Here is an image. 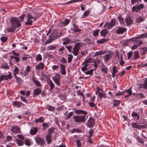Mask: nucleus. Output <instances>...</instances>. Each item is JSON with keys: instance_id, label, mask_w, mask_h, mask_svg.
I'll return each mask as SVG.
<instances>
[{"instance_id": "39448f33", "label": "nucleus", "mask_w": 147, "mask_h": 147, "mask_svg": "<svg viewBox=\"0 0 147 147\" xmlns=\"http://www.w3.org/2000/svg\"><path fill=\"white\" fill-rule=\"evenodd\" d=\"M49 37V39L46 42V44H48L51 42L53 41L56 39L58 37L57 31H55L54 33L52 32Z\"/></svg>"}, {"instance_id": "72a5a7b5", "label": "nucleus", "mask_w": 147, "mask_h": 147, "mask_svg": "<svg viewBox=\"0 0 147 147\" xmlns=\"http://www.w3.org/2000/svg\"><path fill=\"white\" fill-rule=\"evenodd\" d=\"M106 53V52L103 51H97L95 52L94 55V56L96 57L98 55H102Z\"/></svg>"}, {"instance_id": "09e8293b", "label": "nucleus", "mask_w": 147, "mask_h": 147, "mask_svg": "<svg viewBox=\"0 0 147 147\" xmlns=\"http://www.w3.org/2000/svg\"><path fill=\"white\" fill-rule=\"evenodd\" d=\"M144 20V18L142 17L139 16L136 18V21L137 22L139 23L143 21Z\"/></svg>"}, {"instance_id": "bf43d9fd", "label": "nucleus", "mask_w": 147, "mask_h": 147, "mask_svg": "<svg viewBox=\"0 0 147 147\" xmlns=\"http://www.w3.org/2000/svg\"><path fill=\"white\" fill-rule=\"evenodd\" d=\"M143 87L145 89H147V79H146L144 81V83L143 85Z\"/></svg>"}, {"instance_id": "338daca9", "label": "nucleus", "mask_w": 147, "mask_h": 147, "mask_svg": "<svg viewBox=\"0 0 147 147\" xmlns=\"http://www.w3.org/2000/svg\"><path fill=\"white\" fill-rule=\"evenodd\" d=\"M61 61L63 63H67L66 60L63 57H62V58L61 60Z\"/></svg>"}, {"instance_id": "864d4df0", "label": "nucleus", "mask_w": 147, "mask_h": 147, "mask_svg": "<svg viewBox=\"0 0 147 147\" xmlns=\"http://www.w3.org/2000/svg\"><path fill=\"white\" fill-rule=\"evenodd\" d=\"M81 131L79 129L74 128L71 130V133L72 134L76 132L77 133H79Z\"/></svg>"}, {"instance_id": "2f4dec72", "label": "nucleus", "mask_w": 147, "mask_h": 147, "mask_svg": "<svg viewBox=\"0 0 147 147\" xmlns=\"http://www.w3.org/2000/svg\"><path fill=\"white\" fill-rule=\"evenodd\" d=\"M45 120L44 118L42 117H41L40 118L36 119L35 120V122L37 123L38 122L42 123Z\"/></svg>"}, {"instance_id": "6e6552de", "label": "nucleus", "mask_w": 147, "mask_h": 147, "mask_svg": "<svg viewBox=\"0 0 147 147\" xmlns=\"http://www.w3.org/2000/svg\"><path fill=\"white\" fill-rule=\"evenodd\" d=\"M52 79L56 84L58 86H60L61 84L60 76L58 73H55V76L52 77Z\"/></svg>"}, {"instance_id": "0eeeda50", "label": "nucleus", "mask_w": 147, "mask_h": 147, "mask_svg": "<svg viewBox=\"0 0 147 147\" xmlns=\"http://www.w3.org/2000/svg\"><path fill=\"white\" fill-rule=\"evenodd\" d=\"M34 138L37 144L41 146H43L45 145V142L43 138L37 135L34 137Z\"/></svg>"}, {"instance_id": "4be33fe9", "label": "nucleus", "mask_w": 147, "mask_h": 147, "mask_svg": "<svg viewBox=\"0 0 147 147\" xmlns=\"http://www.w3.org/2000/svg\"><path fill=\"white\" fill-rule=\"evenodd\" d=\"M124 94L125 93H127V94L125 96V98H127L128 97L131 95L132 94V91L130 88H129L127 90H125L123 91Z\"/></svg>"}, {"instance_id": "e433bc0d", "label": "nucleus", "mask_w": 147, "mask_h": 147, "mask_svg": "<svg viewBox=\"0 0 147 147\" xmlns=\"http://www.w3.org/2000/svg\"><path fill=\"white\" fill-rule=\"evenodd\" d=\"M140 114L139 113H136L135 112H133L131 114V116L133 117H136V119L138 120H139V115Z\"/></svg>"}, {"instance_id": "8fccbe9b", "label": "nucleus", "mask_w": 147, "mask_h": 147, "mask_svg": "<svg viewBox=\"0 0 147 147\" xmlns=\"http://www.w3.org/2000/svg\"><path fill=\"white\" fill-rule=\"evenodd\" d=\"M74 112H71L69 113L67 115H66L65 118L67 120L69 119L72 115H73Z\"/></svg>"}, {"instance_id": "49530a36", "label": "nucleus", "mask_w": 147, "mask_h": 147, "mask_svg": "<svg viewBox=\"0 0 147 147\" xmlns=\"http://www.w3.org/2000/svg\"><path fill=\"white\" fill-rule=\"evenodd\" d=\"M18 68L16 66H15V69L13 71V74L14 76H16L17 75L18 72Z\"/></svg>"}, {"instance_id": "603ef678", "label": "nucleus", "mask_w": 147, "mask_h": 147, "mask_svg": "<svg viewBox=\"0 0 147 147\" xmlns=\"http://www.w3.org/2000/svg\"><path fill=\"white\" fill-rule=\"evenodd\" d=\"M89 14L90 12L89 10L86 11L84 12L81 18H84L85 17L87 16Z\"/></svg>"}, {"instance_id": "ea45409f", "label": "nucleus", "mask_w": 147, "mask_h": 147, "mask_svg": "<svg viewBox=\"0 0 147 147\" xmlns=\"http://www.w3.org/2000/svg\"><path fill=\"white\" fill-rule=\"evenodd\" d=\"M16 142L19 146H22L24 144V142L20 140L16 139Z\"/></svg>"}, {"instance_id": "f3484780", "label": "nucleus", "mask_w": 147, "mask_h": 147, "mask_svg": "<svg viewBox=\"0 0 147 147\" xmlns=\"http://www.w3.org/2000/svg\"><path fill=\"white\" fill-rule=\"evenodd\" d=\"M44 64L42 62L39 63L38 65H36L35 66V69L37 70L42 69L44 68Z\"/></svg>"}, {"instance_id": "a878e982", "label": "nucleus", "mask_w": 147, "mask_h": 147, "mask_svg": "<svg viewBox=\"0 0 147 147\" xmlns=\"http://www.w3.org/2000/svg\"><path fill=\"white\" fill-rule=\"evenodd\" d=\"M52 135L48 134L46 136V141L47 142V144H49L51 142Z\"/></svg>"}, {"instance_id": "c756f323", "label": "nucleus", "mask_w": 147, "mask_h": 147, "mask_svg": "<svg viewBox=\"0 0 147 147\" xmlns=\"http://www.w3.org/2000/svg\"><path fill=\"white\" fill-rule=\"evenodd\" d=\"M63 45H66L70 43L71 42V40L67 38H65L63 39Z\"/></svg>"}, {"instance_id": "052dcab7", "label": "nucleus", "mask_w": 147, "mask_h": 147, "mask_svg": "<svg viewBox=\"0 0 147 147\" xmlns=\"http://www.w3.org/2000/svg\"><path fill=\"white\" fill-rule=\"evenodd\" d=\"M25 144L28 146H29L31 144L30 141L28 139H27L25 140Z\"/></svg>"}, {"instance_id": "bb28decb", "label": "nucleus", "mask_w": 147, "mask_h": 147, "mask_svg": "<svg viewBox=\"0 0 147 147\" xmlns=\"http://www.w3.org/2000/svg\"><path fill=\"white\" fill-rule=\"evenodd\" d=\"M92 59L91 58H89L85 59L84 61L82 63V65H84L87 64L88 63H90L92 62Z\"/></svg>"}, {"instance_id": "a18cd8bd", "label": "nucleus", "mask_w": 147, "mask_h": 147, "mask_svg": "<svg viewBox=\"0 0 147 147\" xmlns=\"http://www.w3.org/2000/svg\"><path fill=\"white\" fill-rule=\"evenodd\" d=\"M67 56V62L68 63H70L72 59L73 58V56L71 54H69Z\"/></svg>"}, {"instance_id": "412c9836", "label": "nucleus", "mask_w": 147, "mask_h": 147, "mask_svg": "<svg viewBox=\"0 0 147 147\" xmlns=\"http://www.w3.org/2000/svg\"><path fill=\"white\" fill-rule=\"evenodd\" d=\"M126 30V28L119 27L116 30L117 33L118 34H122Z\"/></svg>"}, {"instance_id": "58836bf2", "label": "nucleus", "mask_w": 147, "mask_h": 147, "mask_svg": "<svg viewBox=\"0 0 147 147\" xmlns=\"http://www.w3.org/2000/svg\"><path fill=\"white\" fill-rule=\"evenodd\" d=\"M118 18L121 24H123L124 26H125V24L124 22V19L122 18L121 16H119Z\"/></svg>"}, {"instance_id": "6ab92c4d", "label": "nucleus", "mask_w": 147, "mask_h": 147, "mask_svg": "<svg viewBox=\"0 0 147 147\" xmlns=\"http://www.w3.org/2000/svg\"><path fill=\"white\" fill-rule=\"evenodd\" d=\"M75 113L77 114H83L86 115L88 114L87 111L82 110H76L75 111Z\"/></svg>"}, {"instance_id": "9b49d317", "label": "nucleus", "mask_w": 147, "mask_h": 147, "mask_svg": "<svg viewBox=\"0 0 147 147\" xmlns=\"http://www.w3.org/2000/svg\"><path fill=\"white\" fill-rule=\"evenodd\" d=\"M79 43H76L75 44L73 48V51L72 52L74 56H76L78 53L79 49Z\"/></svg>"}, {"instance_id": "69168bd1", "label": "nucleus", "mask_w": 147, "mask_h": 147, "mask_svg": "<svg viewBox=\"0 0 147 147\" xmlns=\"http://www.w3.org/2000/svg\"><path fill=\"white\" fill-rule=\"evenodd\" d=\"M84 66L82 67L81 69L83 71H85L86 69H87V67L88 66V65L86 64L84 65Z\"/></svg>"}, {"instance_id": "13d9d810", "label": "nucleus", "mask_w": 147, "mask_h": 147, "mask_svg": "<svg viewBox=\"0 0 147 147\" xmlns=\"http://www.w3.org/2000/svg\"><path fill=\"white\" fill-rule=\"evenodd\" d=\"M102 71L104 72L105 73H107V68L105 66H103V67L102 68Z\"/></svg>"}, {"instance_id": "37998d69", "label": "nucleus", "mask_w": 147, "mask_h": 147, "mask_svg": "<svg viewBox=\"0 0 147 147\" xmlns=\"http://www.w3.org/2000/svg\"><path fill=\"white\" fill-rule=\"evenodd\" d=\"M21 102L17 101H14L13 103V104L17 107H20L21 106Z\"/></svg>"}, {"instance_id": "4468645a", "label": "nucleus", "mask_w": 147, "mask_h": 147, "mask_svg": "<svg viewBox=\"0 0 147 147\" xmlns=\"http://www.w3.org/2000/svg\"><path fill=\"white\" fill-rule=\"evenodd\" d=\"M95 123V120L92 117H90L88 120L87 123V125L90 127H92Z\"/></svg>"}, {"instance_id": "3c124183", "label": "nucleus", "mask_w": 147, "mask_h": 147, "mask_svg": "<svg viewBox=\"0 0 147 147\" xmlns=\"http://www.w3.org/2000/svg\"><path fill=\"white\" fill-rule=\"evenodd\" d=\"M120 103V101L119 100H115L114 101V107H116L119 105Z\"/></svg>"}, {"instance_id": "9d476101", "label": "nucleus", "mask_w": 147, "mask_h": 147, "mask_svg": "<svg viewBox=\"0 0 147 147\" xmlns=\"http://www.w3.org/2000/svg\"><path fill=\"white\" fill-rule=\"evenodd\" d=\"M12 78V76L10 72H8V74L7 75H2L0 77V82L3 80H10Z\"/></svg>"}, {"instance_id": "2eb2a0df", "label": "nucleus", "mask_w": 147, "mask_h": 147, "mask_svg": "<svg viewBox=\"0 0 147 147\" xmlns=\"http://www.w3.org/2000/svg\"><path fill=\"white\" fill-rule=\"evenodd\" d=\"M32 82L36 86L38 87H41L42 86V85L40 82L37 80L35 77L32 76Z\"/></svg>"}, {"instance_id": "423d86ee", "label": "nucleus", "mask_w": 147, "mask_h": 147, "mask_svg": "<svg viewBox=\"0 0 147 147\" xmlns=\"http://www.w3.org/2000/svg\"><path fill=\"white\" fill-rule=\"evenodd\" d=\"M144 7V5L143 4L141 3L137 5L134 6L132 8V12H140L141 10L143 9Z\"/></svg>"}, {"instance_id": "774afa93", "label": "nucleus", "mask_w": 147, "mask_h": 147, "mask_svg": "<svg viewBox=\"0 0 147 147\" xmlns=\"http://www.w3.org/2000/svg\"><path fill=\"white\" fill-rule=\"evenodd\" d=\"M140 50H143V51H144L146 53H147V47H140Z\"/></svg>"}, {"instance_id": "79ce46f5", "label": "nucleus", "mask_w": 147, "mask_h": 147, "mask_svg": "<svg viewBox=\"0 0 147 147\" xmlns=\"http://www.w3.org/2000/svg\"><path fill=\"white\" fill-rule=\"evenodd\" d=\"M138 38H147V32L145 34H141L139 36H137Z\"/></svg>"}, {"instance_id": "f704fd0d", "label": "nucleus", "mask_w": 147, "mask_h": 147, "mask_svg": "<svg viewBox=\"0 0 147 147\" xmlns=\"http://www.w3.org/2000/svg\"><path fill=\"white\" fill-rule=\"evenodd\" d=\"M30 68L31 67L30 66H27L26 68L25 69L24 73V75L25 76L27 75L28 74L30 71Z\"/></svg>"}, {"instance_id": "1a4fd4ad", "label": "nucleus", "mask_w": 147, "mask_h": 147, "mask_svg": "<svg viewBox=\"0 0 147 147\" xmlns=\"http://www.w3.org/2000/svg\"><path fill=\"white\" fill-rule=\"evenodd\" d=\"M116 22L115 19H112L110 22H107L104 25V28L107 27L109 29H111L112 27H113L116 25Z\"/></svg>"}, {"instance_id": "473e14b6", "label": "nucleus", "mask_w": 147, "mask_h": 147, "mask_svg": "<svg viewBox=\"0 0 147 147\" xmlns=\"http://www.w3.org/2000/svg\"><path fill=\"white\" fill-rule=\"evenodd\" d=\"M117 69V67L116 66H114L113 67L112 76L113 78L115 77L116 74L118 72V70Z\"/></svg>"}, {"instance_id": "b1692460", "label": "nucleus", "mask_w": 147, "mask_h": 147, "mask_svg": "<svg viewBox=\"0 0 147 147\" xmlns=\"http://www.w3.org/2000/svg\"><path fill=\"white\" fill-rule=\"evenodd\" d=\"M42 91L41 89L39 88H37L34 90L33 94L35 96H37Z\"/></svg>"}, {"instance_id": "f257e3e1", "label": "nucleus", "mask_w": 147, "mask_h": 147, "mask_svg": "<svg viewBox=\"0 0 147 147\" xmlns=\"http://www.w3.org/2000/svg\"><path fill=\"white\" fill-rule=\"evenodd\" d=\"M10 22L11 27L7 29V31L9 32H14L16 28L20 27L21 25L20 22L17 18H11Z\"/></svg>"}, {"instance_id": "c85d7f7f", "label": "nucleus", "mask_w": 147, "mask_h": 147, "mask_svg": "<svg viewBox=\"0 0 147 147\" xmlns=\"http://www.w3.org/2000/svg\"><path fill=\"white\" fill-rule=\"evenodd\" d=\"M106 94L102 90H100L98 91L99 97L101 99L103 97H105Z\"/></svg>"}, {"instance_id": "ddd939ff", "label": "nucleus", "mask_w": 147, "mask_h": 147, "mask_svg": "<svg viewBox=\"0 0 147 147\" xmlns=\"http://www.w3.org/2000/svg\"><path fill=\"white\" fill-rule=\"evenodd\" d=\"M11 131L13 133L18 134L21 133L20 129L18 126L16 125L12 126L11 129Z\"/></svg>"}, {"instance_id": "5fc2aeb1", "label": "nucleus", "mask_w": 147, "mask_h": 147, "mask_svg": "<svg viewBox=\"0 0 147 147\" xmlns=\"http://www.w3.org/2000/svg\"><path fill=\"white\" fill-rule=\"evenodd\" d=\"M93 71L94 70L91 69L90 70L85 72L84 73L86 74L91 75L92 74Z\"/></svg>"}, {"instance_id": "6e6d98bb", "label": "nucleus", "mask_w": 147, "mask_h": 147, "mask_svg": "<svg viewBox=\"0 0 147 147\" xmlns=\"http://www.w3.org/2000/svg\"><path fill=\"white\" fill-rule=\"evenodd\" d=\"M107 40L105 38H103L100 39V40H98L97 41V42L99 43H102L107 41Z\"/></svg>"}, {"instance_id": "7c9ffc66", "label": "nucleus", "mask_w": 147, "mask_h": 147, "mask_svg": "<svg viewBox=\"0 0 147 147\" xmlns=\"http://www.w3.org/2000/svg\"><path fill=\"white\" fill-rule=\"evenodd\" d=\"M134 59H137L139 58L140 56L139 52L138 51H135L134 52Z\"/></svg>"}, {"instance_id": "dca6fc26", "label": "nucleus", "mask_w": 147, "mask_h": 147, "mask_svg": "<svg viewBox=\"0 0 147 147\" xmlns=\"http://www.w3.org/2000/svg\"><path fill=\"white\" fill-rule=\"evenodd\" d=\"M69 22V20L68 19H65L63 22H60L58 23V25L60 27H64L67 25Z\"/></svg>"}, {"instance_id": "0e129e2a", "label": "nucleus", "mask_w": 147, "mask_h": 147, "mask_svg": "<svg viewBox=\"0 0 147 147\" xmlns=\"http://www.w3.org/2000/svg\"><path fill=\"white\" fill-rule=\"evenodd\" d=\"M136 43H137L136 44L139 47L142 44L143 41L141 40H138L136 42Z\"/></svg>"}, {"instance_id": "aec40b11", "label": "nucleus", "mask_w": 147, "mask_h": 147, "mask_svg": "<svg viewBox=\"0 0 147 147\" xmlns=\"http://www.w3.org/2000/svg\"><path fill=\"white\" fill-rule=\"evenodd\" d=\"M60 72L63 75H65L66 74V71L65 70V66L63 64H61L60 67Z\"/></svg>"}, {"instance_id": "4c0bfd02", "label": "nucleus", "mask_w": 147, "mask_h": 147, "mask_svg": "<svg viewBox=\"0 0 147 147\" xmlns=\"http://www.w3.org/2000/svg\"><path fill=\"white\" fill-rule=\"evenodd\" d=\"M108 31L106 29L103 30L100 32L101 34L104 37H105L108 33Z\"/></svg>"}, {"instance_id": "20e7f679", "label": "nucleus", "mask_w": 147, "mask_h": 147, "mask_svg": "<svg viewBox=\"0 0 147 147\" xmlns=\"http://www.w3.org/2000/svg\"><path fill=\"white\" fill-rule=\"evenodd\" d=\"M131 125L133 127L138 129H140L142 128H146L147 127L146 124H142L141 123H136L133 122L132 123Z\"/></svg>"}, {"instance_id": "e2e57ef3", "label": "nucleus", "mask_w": 147, "mask_h": 147, "mask_svg": "<svg viewBox=\"0 0 147 147\" xmlns=\"http://www.w3.org/2000/svg\"><path fill=\"white\" fill-rule=\"evenodd\" d=\"M7 38L5 36H3L1 38V41L3 42H5L7 40Z\"/></svg>"}, {"instance_id": "cd10ccee", "label": "nucleus", "mask_w": 147, "mask_h": 147, "mask_svg": "<svg viewBox=\"0 0 147 147\" xmlns=\"http://www.w3.org/2000/svg\"><path fill=\"white\" fill-rule=\"evenodd\" d=\"M1 68L2 69H9V67L8 64L6 63H3L1 66Z\"/></svg>"}, {"instance_id": "a19ab883", "label": "nucleus", "mask_w": 147, "mask_h": 147, "mask_svg": "<svg viewBox=\"0 0 147 147\" xmlns=\"http://www.w3.org/2000/svg\"><path fill=\"white\" fill-rule=\"evenodd\" d=\"M56 47V46L50 45L48 46L47 47V49L48 51H51L55 50Z\"/></svg>"}, {"instance_id": "c03bdc74", "label": "nucleus", "mask_w": 147, "mask_h": 147, "mask_svg": "<svg viewBox=\"0 0 147 147\" xmlns=\"http://www.w3.org/2000/svg\"><path fill=\"white\" fill-rule=\"evenodd\" d=\"M36 60L37 61H41L42 60V58L41 55L38 54L36 55Z\"/></svg>"}, {"instance_id": "de8ad7c7", "label": "nucleus", "mask_w": 147, "mask_h": 147, "mask_svg": "<svg viewBox=\"0 0 147 147\" xmlns=\"http://www.w3.org/2000/svg\"><path fill=\"white\" fill-rule=\"evenodd\" d=\"M55 130V128L53 127L50 128L48 129V134L52 135Z\"/></svg>"}, {"instance_id": "7ed1b4c3", "label": "nucleus", "mask_w": 147, "mask_h": 147, "mask_svg": "<svg viewBox=\"0 0 147 147\" xmlns=\"http://www.w3.org/2000/svg\"><path fill=\"white\" fill-rule=\"evenodd\" d=\"M26 16L27 18V21L25 23L26 25H32L33 23V21L32 19H33L34 21L36 20V17L32 16L30 13H28L27 14Z\"/></svg>"}, {"instance_id": "f03ea898", "label": "nucleus", "mask_w": 147, "mask_h": 147, "mask_svg": "<svg viewBox=\"0 0 147 147\" xmlns=\"http://www.w3.org/2000/svg\"><path fill=\"white\" fill-rule=\"evenodd\" d=\"M73 119L76 122L79 123H84L86 121L87 118L86 115H77L73 117Z\"/></svg>"}, {"instance_id": "680f3d73", "label": "nucleus", "mask_w": 147, "mask_h": 147, "mask_svg": "<svg viewBox=\"0 0 147 147\" xmlns=\"http://www.w3.org/2000/svg\"><path fill=\"white\" fill-rule=\"evenodd\" d=\"M82 1V0H71L68 2V3H74L78 2H81Z\"/></svg>"}, {"instance_id": "393cba45", "label": "nucleus", "mask_w": 147, "mask_h": 147, "mask_svg": "<svg viewBox=\"0 0 147 147\" xmlns=\"http://www.w3.org/2000/svg\"><path fill=\"white\" fill-rule=\"evenodd\" d=\"M47 82L50 86V89L51 90L53 89L55 87V85L52 81L51 80L48 79L47 80Z\"/></svg>"}, {"instance_id": "4d7b16f0", "label": "nucleus", "mask_w": 147, "mask_h": 147, "mask_svg": "<svg viewBox=\"0 0 147 147\" xmlns=\"http://www.w3.org/2000/svg\"><path fill=\"white\" fill-rule=\"evenodd\" d=\"M136 139L139 141V142L142 144L144 143V141L140 137L138 136L136 138Z\"/></svg>"}, {"instance_id": "c9c22d12", "label": "nucleus", "mask_w": 147, "mask_h": 147, "mask_svg": "<svg viewBox=\"0 0 147 147\" xmlns=\"http://www.w3.org/2000/svg\"><path fill=\"white\" fill-rule=\"evenodd\" d=\"M42 129L43 130H45L47 128L49 127L48 123H43L42 124Z\"/></svg>"}, {"instance_id": "5701e85b", "label": "nucleus", "mask_w": 147, "mask_h": 147, "mask_svg": "<svg viewBox=\"0 0 147 147\" xmlns=\"http://www.w3.org/2000/svg\"><path fill=\"white\" fill-rule=\"evenodd\" d=\"M38 131V128L36 127H34L31 129L30 133L31 135L36 134Z\"/></svg>"}, {"instance_id": "a211bd4d", "label": "nucleus", "mask_w": 147, "mask_h": 147, "mask_svg": "<svg viewBox=\"0 0 147 147\" xmlns=\"http://www.w3.org/2000/svg\"><path fill=\"white\" fill-rule=\"evenodd\" d=\"M125 20L127 25H130L133 22V21L129 16L125 18Z\"/></svg>"}, {"instance_id": "f8f14e48", "label": "nucleus", "mask_w": 147, "mask_h": 147, "mask_svg": "<svg viewBox=\"0 0 147 147\" xmlns=\"http://www.w3.org/2000/svg\"><path fill=\"white\" fill-rule=\"evenodd\" d=\"M113 53L111 51L109 52L108 53L104 55V59L105 62H107L112 57Z\"/></svg>"}]
</instances>
